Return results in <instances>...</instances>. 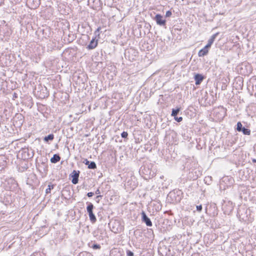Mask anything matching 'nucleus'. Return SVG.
<instances>
[{
	"label": "nucleus",
	"mask_w": 256,
	"mask_h": 256,
	"mask_svg": "<svg viewBox=\"0 0 256 256\" xmlns=\"http://www.w3.org/2000/svg\"><path fill=\"white\" fill-rule=\"evenodd\" d=\"M236 70L239 74L244 76H248L252 71V65H237Z\"/></svg>",
	"instance_id": "obj_1"
},
{
	"label": "nucleus",
	"mask_w": 256,
	"mask_h": 256,
	"mask_svg": "<svg viewBox=\"0 0 256 256\" xmlns=\"http://www.w3.org/2000/svg\"><path fill=\"white\" fill-rule=\"evenodd\" d=\"M87 204L86 210L89 215L90 220L92 223H95L96 221V218L92 212L94 206L91 202H87Z\"/></svg>",
	"instance_id": "obj_2"
},
{
	"label": "nucleus",
	"mask_w": 256,
	"mask_h": 256,
	"mask_svg": "<svg viewBox=\"0 0 256 256\" xmlns=\"http://www.w3.org/2000/svg\"><path fill=\"white\" fill-rule=\"evenodd\" d=\"M154 20L156 22L158 25L160 26H165L166 24V20L164 18L163 16L160 14H156Z\"/></svg>",
	"instance_id": "obj_3"
},
{
	"label": "nucleus",
	"mask_w": 256,
	"mask_h": 256,
	"mask_svg": "<svg viewBox=\"0 0 256 256\" xmlns=\"http://www.w3.org/2000/svg\"><path fill=\"white\" fill-rule=\"evenodd\" d=\"M80 172L76 171L75 170H73L72 174H70L72 178V182L74 184H76L78 183V177H79Z\"/></svg>",
	"instance_id": "obj_4"
},
{
	"label": "nucleus",
	"mask_w": 256,
	"mask_h": 256,
	"mask_svg": "<svg viewBox=\"0 0 256 256\" xmlns=\"http://www.w3.org/2000/svg\"><path fill=\"white\" fill-rule=\"evenodd\" d=\"M142 222H145L147 226H152V222L144 212H142Z\"/></svg>",
	"instance_id": "obj_5"
},
{
	"label": "nucleus",
	"mask_w": 256,
	"mask_h": 256,
	"mask_svg": "<svg viewBox=\"0 0 256 256\" xmlns=\"http://www.w3.org/2000/svg\"><path fill=\"white\" fill-rule=\"evenodd\" d=\"M210 47L206 44L203 48L200 50L198 53V55L199 56H203L206 55L208 52V50Z\"/></svg>",
	"instance_id": "obj_6"
},
{
	"label": "nucleus",
	"mask_w": 256,
	"mask_h": 256,
	"mask_svg": "<svg viewBox=\"0 0 256 256\" xmlns=\"http://www.w3.org/2000/svg\"><path fill=\"white\" fill-rule=\"evenodd\" d=\"M98 45L97 40H95V38H92L90 41V44L88 46V48L92 50L94 48Z\"/></svg>",
	"instance_id": "obj_7"
},
{
	"label": "nucleus",
	"mask_w": 256,
	"mask_h": 256,
	"mask_svg": "<svg viewBox=\"0 0 256 256\" xmlns=\"http://www.w3.org/2000/svg\"><path fill=\"white\" fill-rule=\"evenodd\" d=\"M204 79V77L200 74H196L194 76V80H196V84L198 85L201 83Z\"/></svg>",
	"instance_id": "obj_8"
},
{
	"label": "nucleus",
	"mask_w": 256,
	"mask_h": 256,
	"mask_svg": "<svg viewBox=\"0 0 256 256\" xmlns=\"http://www.w3.org/2000/svg\"><path fill=\"white\" fill-rule=\"evenodd\" d=\"M218 34H219V32H216V33L214 34H213L212 36L208 40V43L207 44L208 46H210V47L211 46L212 44L214 42L215 40L216 37L218 35Z\"/></svg>",
	"instance_id": "obj_9"
},
{
	"label": "nucleus",
	"mask_w": 256,
	"mask_h": 256,
	"mask_svg": "<svg viewBox=\"0 0 256 256\" xmlns=\"http://www.w3.org/2000/svg\"><path fill=\"white\" fill-rule=\"evenodd\" d=\"M60 158L59 155L55 154L53 157L50 158V162L52 163H56L60 160Z\"/></svg>",
	"instance_id": "obj_10"
},
{
	"label": "nucleus",
	"mask_w": 256,
	"mask_h": 256,
	"mask_svg": "<svg viewBox=\"0 0 256 256\" xmlns=\"http://www.w3.org/2000/svg\"><path fill=\"white\" fill-rule=\"evenodd\" d=\"M27 2L28 3H30L31 2H34V6H32V8H36L40 4V0H28Z\"/></svg>",
	"instance_id": "obj_11"
},
{
	"label": "nucleus",
	"mask_w": 256,
	"mask_h": 256,
	"mask_svg": "<svg viewBox=\"0 0 256 256\" xmlns=\"http://www.w3.org/2000/svg\"><path fill=\"white\" fill-rule=\"evenodd\" d=\"M24 158H31L33 156L34 154H30L29 153H28V150H24Z\"/></svg>",
	"instance_id": "obj_12"
},
{
	"label": "nucleus",
	"mask_w": 256,
	"mask_h": 256,
	"mask_svg": "<svg viewBox=\"0 0 256 256\" xmlns=\"http://www.w3.org/2000/svg\"><path fill=\"white\" fill-rule=\"evenodd\" d=\"M54 138V136L52 134H48V136H45L44 138V140L45 142H48L49 140H52Z\"/></svg>",
	"instance_id": "obj_13"
},
{
	"label": "nucleus",
	"mask_w": 256,
	"mask_h": 256,
	"mask_svg": "<svg viewBox=\"0 0 256 256\" xmlns=\"http://www.w3.org/2000/svg\"><path fill=\"white\" fill-rule=\"evenodd\" d=\"M241 132H242V133L246 135H250V130L244 127H243V128L242 129Z\"/></svg>",
	"instance_id": "obj_14"
},
{
	"label": "nucleus",
	"mask_w": 256,
	"mask_h": 256,
	"mask_svg": "<svg viewBox=\"0 0 256 256\" xmlns=\"http://www.w3.org/2000/svg\"><path fill=\"white\" fill-rule=\"evenodd\" d=\"M180 111V108L172 109V116L175 117Z\"/></svg>",
	"instance_id": "obj_15"
},
{
	"label": "nucleus",
	"mask_w": 256,
	"mask_h": 256,
	"mask_svg": "<svg viewBox=\"0 0 256 256\" xmlns=\"http://www.w3.org/2000/svg\"><path fill=\"white\" fill-rule=\"evenodd\" d=\"M96 168V166L94 162H91L88 166V168L90 169H94Z\"/></svg>",
	"instance_id": "obj_16"
},
{
	"label": "nucleus",
	"mask_w": 256,
	"mask_h": 256,
	"mask_svg": "<svg viewBox=\"0 0 256 256\" xmlns=\"http://www.w3.org/2000/svg\"><path fill=\"white\" fill-rule=\"evenodd\" d=\"M54 186L53 184H48V188L46 190V194H49L50 192V190L52 189H53Z\"/></svg>",
	"instance_id": "obj_17"
},
{
	"label": "nucleus",
	"mask_w": 256,
	"mask_h": 256,
	"mask_svg": "<svg viewBox=\"0 0 256 256\" xmlns=\"http://www.w3.org/2000/svg\"><path fill=\"white\" fill-rule=\"evenodd\" d=\"M243 128L242 124L240 122H238L237 123V127H236V130L238 132H241L242 129Z\"/></svg>",
	"instance_id": "obj_18"
},
{
	"label": "nucleus",
	"mask_w": 256,
	"mask_h": 256,
	"mask_svg": "<svg viewBox=\"0 0 256 256\" xmlns=\"http://www.w3.org/2000/svg\"><path fill=\"white\" fill-rule=\"evenodd\" d=\"M80 256H90V254L86 252H82L80 254Z\"/></svg>",
	"instance_id": "obj_19"
},
{
	"label": "nucleus",
	"mask_w": 256,
	"mask_h": 256,
	"mask_svg": "<svg viewBox=\"0 0 256 256\" xmlns=\"http://www.w3.org/2000/svg\"><path fill=\"white\" fill-rule=\"evenodd\" d=\"M128 134L127 132H123L122 134H121V136L122 138H126L128 137Z\"/></svg>",
	"instance_id": "obj_20"
},
{
	"label": "nucleus",
	"mask_w": 256,
	"mask_h": 256,
	"mask_svg": "<svg viewBox=\"0 0 256 256\" xmlns=\"http://www.w3.org/2000/svg\"><path fill=\"white\" fill-rule=\"evenodd\" d=\"M92 248H94V249H100V244H94L92 246Z\"/></svg>",
	"instance_id": "obj_21"
},
{
	"label": "nucleus",
	"mask_w": 256,
	"mask_h": 256,
	"mask_svg": "<svg viewBox=\"0 0 256 256\" xmlns=\"http://www.w3.org/2000/svg\"><path fill=\"white\" fill-rule=\"evenodd\" d=\"M127 256H134V253L130 250L126 251Z\"/></svg>",
	"instance_id": "obj_22"
},
{
	"label": "nucleus",
	"mask_w": 256,
	"mask_h": 256,
	"mask_svg": "<svg viewBox=\"0 0 256 256\" xmlns=\"http://www.w3.org/2000/svg\"><path fill=\"white\" fill-rule=\"evenodd\" d=\"M174 118V120H176L178 122H180L182 120V117H176V116Z\"/></svg>",
	"instance_id": "obj_23"
},
{
	"label": "nucleus",
	"mask_w": 256,
	"mask_h": 256,
	"mask_svg": "<svg viewBox=\"0 0 256 256\" xmlns=\"http://www.w3.org/2000/svg\"><path fill=\"white\" fill-rule=\"evenodd\" d=\"M172 14L171 11L168 10L166 12V17H170Z\"/></svg>",
	"instance_id": "obj_24"
},
{
	"label": "nucleus",
	"mask_w": 256,
	"mask_h": 256,
	"mask_svg": "<svg viewBox=\"0 0 256 256\" xmlns=\"http://www.w3.org/2000/svg\"><path fill=\"white\" fill-rule=\"evenodd\" d=\"M202 210V205L197 206H196V210L198 212H200Z\"/></svg>",
	"instance_id": "obj_25"
},
{
	"label": "nucleus",
	"mask_w": 256,
	"mask_h": 256,
	"mask_svg": "<svg viewBox=\"0 0 256 256\" xmlns=\"http://www.w3.org/2000/svg\"><path fill=\"white\" fill-rule=\"evenodd\" d=\"M93 195H94V193H93V192H88V193L87 194V196H88V197H92V196H93Z\"/></svg>",
	"instance_id": "obj_26"
},
{
	"label": "nucleus",
	"mask_w": 256,
	"mask_h": 256,
	"mask_svg": "<svg viewBox=\"0 0 256 256\" xmlns=\"http://www.w3.org/2000/svg\"><path fill=\"white\" fill-rule=\"evenodd\" d=\"M174 194H175L174 192H170L168 196H169L170 197H172V196H174Z\"/></svg>",
	"instance_id": "obj_27"
},
{
	"label": "nucleus",
	"mask_w": 256,
	"mask_h": 256,
	"mask_svg": "<svg viewBox=\"0 0 256 256\" xmlns=\"http://www.w3.org/2000/svg\"><path fill=\"white\" fill-rule=\"evenodd\" d=\"M100 28H98L96 30L95 32V34H98V35L99 36V34H98V32L100 31Z\"/></svg>",
	"instance_id": "obj_28"
},
{
	"label": "nucleus",
	"mask_w": 256,
	"mask_h": 256,
	"mask_svg": "<svg viewBox=\"0 0 256 256\" xmlns=\"http://www.w3.org/2000/svg\"><path fill=\"white\" fill-rule=\"evenodd\" d=\"M96 194H100V190L99 189H98L96 191Z\"/></svg>",
	"instance_id": "obj_29"
},
{
	"label": "nucleus",
	"mask_w": 256,
	"mask_h": 256,
	"mask_svg": "<svg viewBox=\"0 0 256 256\" xmlns=\"http://www.w3.org/2000/svg\"><path fill=\"white\" fill-rule=\"evenodd\" d=\"M90 162L88 160H86V162H85V164L86 165H88L90 164Z\"/></svg>",
	"instance_id": "obj_30"
},
{
	"label": "nucleus",
	"mask_w": 256,
	"mask_h": 256,
	"mask_svg": "<svg viewBox=\"0 0 256 256\" xmlns=\"http://www.w3.org/2000/svg\"><path fill=\"white\" fill-rule=\"evenodd\" d=\"M134 52V50L133 49L130 48V49L128 50V53H130V52Z\"/></svg>",
	"instance_id": "obj_31"
},
{
	"label": "nucleus",
	"mask_w": 256,
	"mask_h": 256,
	"mask_svg": "<svg viewBox=\"0 0 256 256\" xmlns=\"http://www.w3.org/2000/svg\"><path fill=\"white\" fill-rule=\"evenodd\" d=\"M252 161L253 162L256 163V159L254 158L252 160Z\"/></svg>",
	"instance_id": "obj_32"
},
{
	"label": "nucleus",
	"mask_w": 256,
	"mask_h": 256,
	"mask_svg": "<svg viewBox=\"0 0 256 256\" xmlns=\"http://www.w3.org/2000/svg\"><path fill=\"white\" fill-rule=\"evenodd\" d=\"M99 197H102V196H96V198H99Z\"/></svg>",
	"instance_id": "obj_33"
}]
</instances>
